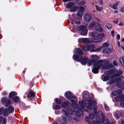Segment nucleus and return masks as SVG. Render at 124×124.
I'll use <instances>...</instances> for the list:
<instances>
[{"instance_id": "72a5a7b5", "label": "nucleus", "mask_w": 124, "mask_h": 124, "mask_svg": "<svg viewBox=\"0 0 124 124\" xmlns=\"http://www.w3.org/2000/svg\"><path fill=\"white\" fill-rule=\"evenodd\" d=\"M8 110L9 112L12 113L14 110V107L12 106L9 107L8 108Z\"/></svg>"}, {"instance_id": "2f4dec72", "label": "nucleus", "mask_w": 124, "mask_h": 124, "mask_svg": "<svg viewBox=\"0 0 124 124\" xmlns=\"http://www.w3.org/2000/svg\"><path fill=\"white\" fill-rule=\"evenodd\" d=\"M102 47H98L95 49H93L92 50V51L93 52H98L100 51Z\"/></svg>"}, {"instance_id": "e2e57ef3", "label": "nucleus", "mask_w": 124, "mask_h": 124, "mask_svg": "<svg viewBox=\"0 0 124 124\" xmlns=\"http://www.w3.org/2000/svg\"><path fill=\"white\" fill-rule=\"evenodd\" d=\"M113 22L115 23L116 24H117L118 23V21L117 20L114 21H113Z\"/></svg>"}, {"instance_id": "f8f14e48", "label": "nucleus", "mask_w": 124, "mask_h": 124, "mask_svg": "<svg viewBox=\"0 0 124 124\" xmlns=\"http://www.w3.org/2000/svg\"><path fill=\"white\" fill-rule=\"evenodd\" d=\"M120 3V1H117L115 4H111L110 5V7L112 8L115 10L117 9V6L119 5Z\"/></svg>"}, {"instance_id": "a18cd8bd", "label": "nucleus", "mask_w": 124, "mask_h": 124, "mask_svg": "<svg viewBox=\"0 0 124 124\" xmlns=\"http://www.w3.org/2000/svg\"><path fill=\"white\" fill-rule=\"evenodd\" d=\"M85 2L84 1H83L81 2H79L78 4L79 5L82 6L85 4Z\"/></svg>"}, {"instance_id": "37998d69", "label": "nucleus", "mask_w": 124, "mask_h": 124, "mask_svg": "<svg viewBox=\"0 0 124 124\" xmlns=\"http://www.w3.org/2000/svg\"><path fill=\"white\" fill-rule=\"evenodd\" d=\"M55 108V109H61V106L59 105H55L54 107Z\"/></svg>"}, {"instance_id": "58836bf2", "label": "nucleus", "mask_w": 124, "mask_h": 124, "mask_svg": "<svg viewBox=\"0 0 124 124\" xmlns=\"http://www.w3.org/2000/svg\"><path fill=\"white\" fill-rule=\"evenodd\" d=\"M5 106H8L11 103V101L9 100H7L6 102Z\"/></svg>"}, {"instance_id": "3c124183", "label": "nucleus", "mask_w": 124, "mask_h": 124, "mask_svg": "<svg viewBox=\"0 0 124 124\" xmlns=\"http://www.w3.org/2000/svg\"><path fill=\"white\" fill-rule=\"evenodd\" d=\"M105 107L107 111H109V108L108 107L106 106H105Z\"/></svg>"}, {"instance_id": "6ab92c4d", "label": "nucleus", "mask_w": 124, "mask_h": 124, "mask_svg": "<svg viewBox=\"0 0 124 124\" xmlns=\"http://www.w3.org/2000/svg\"><path fill=\"white\" fill-rule=\"evenodd\" d=\"M95 8L97 11H101L103 9V7L102 6H100L98 5H96L95 6Z\"/></svg>"}, {"instance_id": "a878e982", "label": "nucleus", "mask_w": 124, "mask_h": 124, "mask_svg": "<svg viewBox=\"0 0 124 124\" xmlns=\"http://www.w3.org/2000/svg\"><path fill=\"white\" fill-rule=\"evenodd\" d=\"M122 72L120 70H117L115 71L116 76L117 77L119 76L121 74Z\"/></svg>"}, {"instance_id": "dca6fc26", "label": "nucleus", "mask_w": 124, "mask_h": 124, "mask_svg": "<svg viewBox=\"0 0 124 124\" xmlns=\"http://www.w3.org/2000/svg\"><path fill=\"white\" fill-rule=\"evenodd\" d=\"M75 5V3L74 2H70L67 4L66 7L67 8H71Z\"/></svg>"}, {"instance_id": "f03ea898", "label": "nucleus", "mask_w": 124, "mask_h": 124, "mask_svg": "<svg viewBox=\"0 0 124 124\" xmlns=\"http://www.w3.org/2000/svg\"><path fill=\"white\" fill-rule=\"evenodd\" d=\"M73 58L78 61H81V63L83 65H85L87 62L89 66H90L91 65L95 63L94 61L92 59L88 60V58L86 57H84L83 58L82 56H78L76 54L73 55Z\"/></svg>"}, {"instance_id": "5701e85b", "label": "nucleus", "mask_w": 124, "mask_h": 124, "mask_svg": "<svg viewBox=\"0 0 124 124\" xmlns=\"http://www.w3.org/2000/svg\"><path fill=\"white\" fill-rule=\"evenodd\" d=\"M12 100L14 102H18L19 101V99L18 97L16 96L13 98Z\"/></svg>"}, {"instance_id": "ddd939ff", "label": "nucleus", "mask_w": 124, "mask_h": 124, "mask_svg": "<svg viewBox=\"0 0 124 124\" xmlns=\"http://www.w3.org/2000/svg\"><path fill=\"white\" fill-rule=\"evenodd\" d=\"M92 58V59L95 62H96V61L99 59V57L96 55H91L90 57Z\"/></svg>"}, {"instance_id": "49530a36", "label": "nucleus", "mask_w": 124, "mask_h": 124, "mask_svg": "<svg viewBox=\"0 0 124 124\" xmlns=\"http://www.w3.org/2000/svg\"><path fill=\"white\" fill-rule=\"evenodd\" d=\"M7 100V99L6 98L4 97L2 99V101L3 103H5L6 102Z\"/></svg>"}, {"instance_id": "ea45409f", "label": "nucleus", "mask_w": 124, "mask_h": 124, "mask_svg": "<svg viewBox=\"0 0 124 124\" xmlns=\"http://www.w3.org/2000/svg\"><path fill=\"white\" fill-rule=\"evenodd\" d=\"M55 101L56 103L60 104L61 103V100L58 99H55Z\"/></svg>"}, {"instance_id": "5fc2aeb1", "label": "nucleus", "mask_w": 124, "mask_h": 124, "mask_svg": "<svg viewBox=\"0 0 124 124\" xmlns=\"http://www.w3.org/2000/svg\"><path fill=\"white\" fill-rule=\"evenodd\" d=\"M120 106L122 107H124V103H123V101H122L120 103Z\"/></svg>"}, {"instance_id": "052dcab7", "label": "nucleus", "mask_w": 124, "mask_h": 124, "mask_svg": "<svg viewBox=\"0 0 124 124\" xmlns=\"http://www.w3.org/2000/svg\"><path fill=\"white\" fill-rule=\"evenodd\" d=\"M124 24L122 23H120L119 24V25L120 26H123Z\"/></svg>"}, {"instance_id": "4d7b16f0", "label": "nucleus", "mask_w": 124, "mask_h": 124, "mask_svg": "<svg viewBox=\"0 0 124 124\" xmlns=\"http://www.w3.org/2000/svg\"><path fill=\"white\" fill-rule=\"evenodd\" d=\"M120 35L119 34H117V39L118 40H119L120 39Z\"/></svg>"}, {"instance_id": "13d9d810", "label": "nucleus", "mask_w": 124, "mask_h": 124, "mask_svg": "<svg viewBox=\"0 0 124 124\" xmlns=\"http://www.w3.org/2000/svg\"><path fill=\"white\" fill-rule=\"evenodd\" d=\"M73 0H62L64 2H66L67 1H73Z\"/></svg>"}, {"instance_id": "0e129e2a", "label": "nucleus", "mask_w": 124, "mask_h": 124, "mask_svg": "<svg viewBox=\"0 0 124 124\" xmlns=\"http://www.w3.org/2000/svg\"><path fill=\"white\" fill-rule=\"evenodd\" d=\"M6 92H3L2 93V94L4 95H5L6 94Z\"/></svg>"}, {"instance_id": "f704fd0d", "label": "nucleus", "mask_w": 124, "mask_h": 124, "mask_svg": "<svg viewBox=\"0 0 124 124\" xmlns=\"http://www.w3.org/2000/svg\"><path fill=\"white\" fill-rule=\"evenodd\" d=\"M106 27L108 29H111L112 27V25L109 23H107L106 25Z\"/></svg>"}, {"instance_id": "bf43d9fd", "label": "nucleus", "mask_w": 124, "mask_h": 124, "mask_svg": "<svg viewBox=\"0 0 124 124\" xmlns=\"http://www.w3.org/2000/svg\"><path fill=\"white\" fill-rule=\"evenodd\" d=\"M62 118L63 120L65 121L66 122V117L65 116H62Z\"/></svg>"}, {"instance_id": "b1692460", "label": "nucleus", "mask_w": 124, "mask_h": 124, "mask_svg": "<svg viewBox=\"0 0 124 124\" xmlns=\"http://www.w3.org/2000/svg\"><path fill=\"white\" fill-rule=\"evenodd\" d=\"M95 25V23L94 22L91 23L88 26V29L89 30H90L92 28H93Z\"/></svg>"}, {"instance_id": "8fccbe9b", "label": "nucleus", "mask_w": 124, "mask_h": 124, "mask_svg": "<svg viewBox=\"0 0 124 124\" xmlns=\"http://www.w3.org/2000/svg\"><path fill=\"white\" fill-rule=\"evenodd\" d=\"M99 3V4L100 5H102L103 3V0H98Z\"/></svg>"}, {"instance_id": "412c9836", "label": "nucleus", "mask_w": 124, "mask_h": 124, "mask_svg": "<svg viewBox=\"0 0 124 124\" xmlns=\"http://www.w3.org/2000/svg\"><path fill=\"white\" fill-rule=\"evenodd\" d=\"M81 102L80 101H79V104L80 105V109L79 110V111L80 112L81 111V113H82L83 112L84 109V105H82H82H81V104H80V103Z\"/></svg>"}, {"instance_id": "e433bc0d", "label": "nucleus", "mask_w": 124, "mask_h": 124, "mask_svg": "<svg viewBox=\"0 0 124 124\" xmlns=\"http://www.w3.org/2000/svg\"><path fill=\"white\" fill-rule=\"evenodd\" d=\"M77 9V6H75L72 7L70 9V11L72 12L75 11Z\"/></svg>"}, {"instance_id": "39448f33", "label": "nucleus", "mask_w": 124, "mask_h": 124, "mask_svg": "<svg viewBox=\"0 0 124 124\" xmlns=\"http://www.w3.org/2000/svg\"><path fill=\"white\" fill-rule=\"evenodd\" d=\"M78 29L80 31V34L81 35H87L88 30L86 26H79L78 28Z\"/></svg>"}, {"instance_id": "393cba45", "label": "nucleus", "mask_w": 124, "mask_h": 124, "mask_svg": "<svg viewBox=\"0 0 124 124\" xmlns=\"http://www.w3.org/2000/svg\"><path fill=\"white\" fill-rule=\"evenodd\" d=\"M17 93L15 92H10L9 94V97L10 98H11L14 95H17Z\"/></svg>"}, {"instance_id": "f3484780", "label": "nucleus", "mask_w": 124, "mask_h": 124, "mask_svg": "<svg viewBox=\"0 0 124 124\" xmlns=\"http://www.w3.org/2000/svg\"><path fill=\"white\" fill-rule=\"evenodd\" d=\"M111 52V49L109 48H105L103 49V53L104 54H109Z\"/></svg>"}, {"instance_id": "f257e3e1", "label": "nucleus", "mask_w": 124, "mask_h": 124, "mask_svg": "<svg viewBox=\"0 0 124 124\" xmlns=\"http://www.w3.org/2000/svg\"><path fill=\"white\" fill-rule=\"evenodd\" d=\"M109 62L107 58L97 60L93 65V68L92 69L93 72L94 74L98 73L99 69L100 68L101 69L108 70L110 68L108 67Z\"/></svg>"}, {"instance_id": "338daca9", "label": "nucleus", "mask_w": 124, "mask_h": 124, "mask_svg": "<svg viewBox=\"0 0 124 124\" xmlns=\"http://www.w3.org/2000/svg\"><path fill=\"white\" fill-rule=\"evenodd\" d=\"M117 44L118 46H120V43L119 42V41H118L117 42Z\"/></svg>"}, {"instance_id": "c85d7f7f", "label": "nucleus", "mask_w": 124, "mask_h": 124, "mask_svg": "<svg viewBox=\"0 0 124 124\" xmlns=\"http://www.w3.org/2000/svg\"><path fill=\"white\" fill-rule=\"evenodd\" d=\"M35 94L31 91H30L29 94L28 96V97L31 98L32 97H34L35 95Z\"/></svg>"}, {"instance_id": "680f3d73", "label": "nucleus", "mask_w": 124, "mask_h": 124, "mask_svg": "<svg viewBox=\"0 0 124 124\" xmlns=\"http://www.w3.org/2000/svg\"><path fill=\"white\" fill-rule=\"evenodd\" d=\"M78 107H77V108H75V107L74 106L73 107H74V109H73V111H74V112H75V109H76H76H78Z\"/></svg>"}, {"instance_id": "20e7f679", "label": "nucleus", "mask_w": 124, "mask_h": 124, "mask_svg": "<svg viewBox=\"0 0 124 124\" xmlns=\"http://www.w3.org/2000/svg\"><path fill=\"white\" fill-rule=\"evenodd\" d=\"M97 33L96 32L89 33V34L94 38L93 39H89L90 41H91V43L92 42H99L102 40V38L104 36V34L103 33H101L98 34L96 36V35Z\"/></svg>"}, {"instance_id": "774afa93", "label": "nucleus", "mask_w": 124, "mask_h": 124, "mask_svg": "<svg viewBox=\"0 0 124 124\" xmlns=\"http://www.w3.org/2000/svg\"><path fill=\"white\" fill-rule=\"evenodd\" d=\"M122 124H124V120H123L122 122Z\"/></svg>"}, {"instance_id": "7c9ffc66", "label": "nucleus", "mask_w": 124, "mask_h": 124, "mask_svg": "<svg viewBox=\"0 0 124 124\" xmlns=\"http://www.w3.org/2000/svg\"><path fill=\"white\" fill-rule=\"evenodd\" d=\"M89 97V96L87 94H85L83 96V98L85 101L87 100Z\"/></svg>"}, {"instance_id": "473e14b6", "label": "nucleus", "mask_w": 124, "mask_h": 124, "mask_svg": "<svg viewBox=\"0 0 124 124\" xmlns=\"http://www.w3.org/2000/svg\"><path fill=\"white\" fill-rule=\"evenodd\" d=\"M109 43L107 42H105L102 44V46L103 47H105L109 46Z\"/></svg>"}, {"instance_id": "2eb2a0df", "label": "nucleus", "mask_w": 124, "mask_h": 124, "mask_svg": "<svg viewBox=\"0 0 124 124\" xmlns=\"http://www.w3.org/2000/svg\"><path fill=\"white\" fill-rule=\"evenodd\" d=\"M115 99L117 101H119L121 100H123L124 99V95L121 94L119 96H116Z\"/></svg>"}, {"instance_id": "4468645a", "label": "nucleus", "mask_w": 124, "mask_h": 124, "mask_svg": "<svg viewBox=\"0 0 124 124\" xmlns=\"http://www.w3.org/2000/svg\"><path fill=\"white\" fill-rule=\"evenodd\" d=\"M75 53L79 54L81 55L83 54V53L82 51L78 48H77L75 49Z\"/></svg>"}, {"instance_id": "1a4fd4ad", "label": "nucleus", "mask_w": 124, "mask_h": 124, "mask_svg": "<svg viewBox=\"0 0 124 124\" xmlns=\"http://www.w3.org/2000/svg\"><path fill=\"white\" fill-rule=\"evenodd\" d=\"M78 41L79 43H84L86 44L91 43V41H90V40L87 38H79L78 39Z\"/></svg>"}, {"instance_id": "7ed1b4c3", "label": "nucleus", "mask_w": 124, "mask_h": 124, "mask_svg": "<svg viewBox=\"0 0 124 124\" xmlns=\"http://www.w3.org/2000/svg\"><path fill=\"white\" fill-rule=\"evenodd\" d=\"M89 103H86L85 105L87 109H85V111L89 113V111H91L92 109H93V112L95 115L97 114V113L96 112L97 107L96 105L97 104L96 101L94 100L91 101L90 100L89 101Z\"/></svg>"}, {"instance_id": "0eeeda50", "label": "nucleus", "mask_w": 124, "mask_h": 124, "mask_svg": "<svg viewBox=\"0 0 124 124\" xmlns=\"http://www.w3.org/2000/svg\"><path fill=\"white\" fill-rule=\"evenodd\" d=\"M70 100L72 102L71 106L72 107H74V106L76 108L78 107V105L76 103L77 101V99L76 97L75 96H72L70 98Z\"/></svg>"}, {"instance_id": "aec40b11", "label": "nucleus", "mask_w": 124, "mask_h": 124, "mask_svg": "<svg viewBox=\"0 0 124 124\" xmlns=\"http://www.w3.org/2000/svg\"><path fill=\"white\" fill-rule=\"evenodd\" d=\"M119 61L120 63L122 64L123 67L124 68V57H120Z\"/></svg>"}, {"instance_id": "864d4df0", "label": "nucleus", "mask_w": 124, "mask_h": 124, "mask_svg": "<svg viewBox=\"0 0 124 124\" xmlns=\"http://www.w3.org/2000/svg\"><path fill=\"white\" fill-rule=\"evenodd\" d=\"M114 31H112L111 32V36H112L113 37H114Z\"/></svg>"}, {"instance_id": "c9c22d12", "label": "nucleus", "mask_w": 124, "mask_h": 124, "mask_svg": "<svg viewBox=\"0 0 124 124\" xmlns=\"http://www.w3.org/2000/svg\"><path fill=\"white\" fill-rule=\"evenodd\" d=\"M74 115L76 116L79 117H80L81 114L78 111H77L74 113Z\"/></svg>"}, {"instance_id": "de8ad7c7", "label": "nucleus", "mask_w": 124, "mask_h": 124, "mask_svg": "<svg viewBox=\"0 0 124 124\" xmlns=\"http://www.w3.org/2000/svg\"><path fill=\"white\" fill-rule=\"evenodd\" d=\"M4 109V108H1L0 109V115L2 114Z\"/></svg>"}, {"instance_id": "a19ab883", "label": "nucleus", "mask_w": 124, "mask_h": 124, "mask_svg": "<svg viewBox=\"0 0 124 124\" xmlns=\"http://www.w3.org/2000/svg\"><path fill=\"white\" fill-rule=\"evenodd\" d=\"M89 116L91 119H93L94 118V116L93 114L90 113L89 115Z\"/></svg>"}, {"instance_id": "423d86ee", "label": "nucleus", "mask_w": 124, "mask_h": 124, "mask_svg": "<svg viewBox=\"0 0 124 124\" xmlns=\"http://www.w3.org/2000/svg\"><path fill=\"white\" fill-rule=\"evenodd\" d=\"M95 48V46L94 45H92L90 46L86 44H85L83 45L82 48L83 50L85 51H88L89 50H92Z\"/></svg>"}, {"instance_id": "4c0bfd02", "label": "nucleus", "mask_w": 124, "mask_h": 124, "mask_svg": "<svg viewBox=\"0 0 124 124\" xmlns=\"http://www.w3.org/2000/svg\"><path fill=\"white\" fill-rule=\"evenodd\" d=\"M102 79L104 81H107L108 79V77L104 76H103L102 77Z\"/></svg>"}, {"instance_id": "6e6d98bb", "label": "nucleus", "mask_w": 124, "mask_h": 124, "mask_svg": "<svg viewBox=\"0 0 124 124\" xmlns=\"http://www.w3.org/2000/svg\"><path fill=\"white\" fill-rule=\"evenodd\" d=\"M81 22L80 21H76L75 23L76 24H80Z\"/></svg>"}, {"instance_id": "79ce46f5", "label": "nucleus", "mask_w": 124, "mask_h": 124, "mask_svg": "<svg viewBox=\"0 0 124 124\" xmlns=\"http://www.w3.org/2000/svg\"><path fill=\"white\" fill-rule=\"evenodd\" d=\"M68 111L69 114L71 115L73 113V111L70 108L68 109Z\"/></svg>"}, {"instance_id": "9d476101", "label": "nucleus", "mask_w": 124, "mask_h": 124, "mask_svg": "<svg viewBox=\"0 0 124 124\" xmlns=\"http://www.w3.org/2000/svg\"><path fill=\"white\" fill-rule=\"evenodd\" d=\"M84 18L85 21L87 22H89L91 20L92 17L90 14H87L85 15Z\"/></svg>"}, {"instance_id": "c03bdc74", "label": "nucleus", "mask_w": 124, "mask_h": 124, "mask_svg": "<svg viewBox=\"0 0 124 124\" xmlns=\"http://www.w3.org/2000/svg\"><path fill=\"white\" fill-rule=\"evenodd\" d=\"M62 113L65 115L66 116H68V114L64 110H62Z\"/></svg>"}, {"instance_id": "4be33fe9", "label": "nucleus", "mask_w": 124, "mask_h": 124, "mask_svg": "<svg viewBox=\"0 0 124 124\" xmlns=\"http://www.w3.org/2000/svg\"><path fill=\"white\" fill-rule=\"evenodd\" d=\"M95 29L97 31L99 32H102L103 31L102 28L99 26L95 27Z\"/></svg>"}, {"instance_id": "603ef678", "label": "nucleus", "mask_w": 124, "mask_h": 124, "mask_svg": "<svg viewBox=\"0 0 124 124\" xmlns=\"http://www.w3.org/2000/svg\"><path fill=\"white\" fill-rule=\"evenodd\" d=\"M120 10L121 11L124 13V7H122L121 8Z\"/></svg>"}, {"instance_id": "6e6552de", "label": "nucleus", "mask_w": 124, "mask_h": 124, "mask_svg": "<svg viewBox=\"0 0 124 124\" xmlns=\"http://www.w3.org/2000/svg\"><path fill=\"white\" fill-rule=\"evenodd\" d=\"M79 11L77 15L79 17L78 18V19L81 20L82 18V15L83 12L85 10V8L83 7H81L79 8Z\"/></svg>"}, {"instance_id": "c756f323", "label": "nucleus", "mask_w": 124, "mask_h": 124, "mask_svg": "<svg viewBox=\"0 0 124 124\" xmlns=\"http://www.w3.org/2000/svg\"><path fill=\"white\" fill-rule=\"evenodd\" d=\"M3 115L5 116L8 115V110L7 109H5L3 112Z\"/></svg>"}, {"instance_id": "09e8293b", "label": "nucleus", "mask_w": 124, "mask_h": 124, "mask_svg": "<svg viewBox=\"0 0 124 124\" xmlns=\"http://www.w3.org/2000/svg\"><path fill=\"white\" fill-rule=\"evenodd\" d=\"M113 63L114 65L115 66H117V62L115 61L114 60L113 61Z\"/></svg>"}, {"instance_id": "a211bd4d", "label": "nucleus", "mask_w": 124, "mask_h": 124, "mask_svg": "<svg viewBox=\"0 0 124 124\" xmlns=\"http://www.w3.org/2000/svg\"><path fill=\"white\" fill-rule=\"evenodd\" d=\"M122 93L121 90H118L117 91H113L112 94L114 96H115L116 95H118L121 94Z\"/></svg>"}, {"instance_id": "cd10ccee", "label": "nucleus", "mask_w": 124, "mask_h": 124, "mask_svg": "<svg viewBox=\"0 0 124 124\" xmlns=\"http://www.w3.org/2000/svg\"><path fill=\"white\" fill-rule=\"evenodd\" d=\"M70 103L68 102H64L62 103V106L63 107H64L70 105Z\"/></svg>"}, {"instance_id": "bb28decb", "label": "nucleus", "mask_w": 124, "mask_h": 124, "mask_svg": "<svg viewBox=\"0 0 124 124\" xmlns=\"http://www.w3.org/2000/svg\"><path fill=\"white\" fill-rule=\"evenodd\" d=\"M71 93L70 91L67 92L66 94V97L68 99H70L71 96Z\"/></svg>"}, {"instance_id": "69168bd1", "label": "nucleus", "mask_w": 124, "mask_h": 124, "mask_svg": "<svg viewBox=\"0 0 124 124\" xmlns=\"http://www.w3.org/2000/svg\"><path fill=\"white\" fill-rule=\"evenodd\" d=\"M96 20L98 22V23H97V24L99 25V23H100L99 22H100V21L98 19H96Z\"/></svg>"}, {"instance_id": "9b49d317", "label": "nucleus", "mask_w": 124, "mask_h": 124, "mask_svg": "<svg viewBox=\"0 0 124 124\" xmlns=\"http://www.w3.org/2000/svg\"><path fill=\"white\" fill-rule=\"evenodd\" d=\"M7 122V119L6 118L0 116V124H6Z\"/></svg>"}]
</instances>
